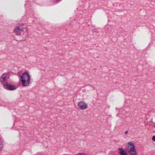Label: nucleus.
Instances as JSON below:
<instances>
[{
	"instance_id": "nucleus-4",
	"label": "nucleus",
	"mask_w": 155,
	"mask_h": 155,
	"mask_svg": "<svg viewBox=\"0 0 155 155\" xmlns=\"http://www.w3.org/2000/svg\"><path fill=\"white\" fill-rule=\"evenodd\" d=\"M24 28L21 24L18 25L14 28V32L15 33H19L23 31Z\"/></svg>"
},
{
	"instance_id": "nucleus-2",
	"label": "nucleus",
	"mask_w": 155,
	"mask_h": 155,
	"mask_svg": "<svg viewBox=\"0 0 155 155\" xmlns=\"http://www.w3.org/2000/svg\"><path fill=\"white\" fill-rule=\"evenodd\" d=\"M78 106L80 109L84 110L87 108V104L83 101L78 103Z\"/></svg>"
},
{
	"instance_id": "nucleus-7",
	"label": "nucleus",
	"mask_w": 155,
	"mask_h": 155,
	"mask_svg": "<svg viewBox=\"0 0 155 155\" xmlns=\"http://www.w3.org/2000/svg\"><path fill=\"white\" fill-rule=\"evenodd\" d=\"M7 74H3L1 78H0V81L1 83L3 84V82H5V81L6 78L7 77Z\"/></svg>"
},
{
	"instance_id": "nucleus-10",
	"label": "nucleus",
	"mask_w": 155,
	"mask_h": 155,
	"mask_svg": "<svg viewBox=\"0 0 155 155\" xmlns=\"http://www.w3.org/2000/svg\"><path fill=\"white\" fill-rule=\"evenodd\" d=\"M128 147H135L134 144L132 143L131 142H130L128 143Z\"/></svg>"
},
{
	"instance_id": "nucleus-5",
	"label": "nucleus",
	"mask_w": 155,
	"mask_h": 155,
	"mask_svg": "<svg viewBox=\"0 0 155 155\" xmlns=\"http://www.w3.org/2000/svg\"><path fill=\"white\" fill-rule=\"evenodd\" d=\"M62 0H50L49 1V5L51 6L55 5L59 2Z\"/></svg>"
},
{
	"instance_id": "nucleus-1",
	"label": "nucleus",
	"mask_w": 155,
	"mask_h": 155,
	"mask_svg": "<svg viewBox=\"0 0 155 155\" xmlns=\"http://www.w3.org/2000/svg\"><path fill=\"white\" fill-rule=\"evenodd\" d=\"M20 77L21 81L23 86L24 87L28 86L29 84L30 81L29 75L27 73L24 72L22 74Z\"/></svg>"
},
{
	"instance_id": "nucleus-9",
	"label": "nucleus",
	"mask_w": 155,
	"mask_h": 155,
	"mask_svg": "<svg viewBox=\"0 0 155 155\" xmlns=\"http://www.w3.org/2000/svg\"><path fill=\"white\" fill-rule=\"evenodd\" d=\"M44 1V0H37L38 2L37 4L41 6L42 5L41 4L43 3Z\"/></svg>"
},
{
	"instance_id": "nucleus-13",
	"label": "nucleus",
	"mask_w": 155,
	"mask_h": 155,
	"mask_svg": "<svg viewBox=\"0 0 155 155\" xmlns=\"http://www.w3.org/2000/svg\"><path fill=\"white\" fill-rule=\"evenodd\" d=\"M128 131H126L125 132V134H127L128 133Z\"/></svg>"
},
{
	"instance_id": "nucleus-12",
	"label": "nucleus",
	"mask_w": 155,
	"mask_h": 155,
	"mask_svg": "<svg viewBox=\"0 0 155 155\" xmlns=\"http://www.w3.org/2000/svg\"><path fill=\"white\" fill-rule=\"evenodd\" d=\"M93 33L96 32V29H94L92 30Z\"/></svg>"
},
{
	"instance_id": "nucleus-6",
	"label": "nucleus",
	"mask_w": 155,
	"mask_h": 155,
	"mask_svg": "<svg viewBox=\"0 0 155 155\" xmlns=\"http://www.w3.org/2000/svg\"><path fill=\"white\" fill-rule=\"evenodd\" d=\"M129 153L131 155H135L137 154V152L135 148V147H131L129 150Z\"/></svg>"
},
{
	"instance_id": "nucleus-3",
	"label": "nucleus",
	"mask_w": 155,
	"mask_h": 155,
	"mask_svg": "<svg viewBox=\"0 0 155 155\" xmlns=\"http://www.w3.org/2000/svg\"><path fill=\"white\" fill-rule=\"evenodd\" d=\"M3 86L6 89L9 90H13L16 89V87L14 85H12L7 83H3Z\"/></svg>"
},
{
	"instance_id": "nucleus-8",
	"label": "nucleus",
	"mask_w": 155,
	"mask_h": 155,
	"mask_svg": "<svg viewBox=\"0 0 155 155\" xmlns=\"http://www.w3.org/2000/svg\"><path fill=\"white\" fill-rule=\"evenodd\" d=\"M119 150L120 151L119 153L120 155H127V153L124 152L122 148H119Z\"/></svg>"
},
{
	"instance_id": "nucleus-11",
	"label": "nucleus",
	"mask_w": 155,
	"mask_h": 155,
	"mask_svg": "<svg viewBox=\"0 0 155 155\" xmlns=\"http://www.w3.org/2000/svg\"><path fill=\"white\" fill-rule=\"evenodd\" d=\"M152 140L153 141H155V136H154L152 137Z\"/></svg>"
}]
</instances>
